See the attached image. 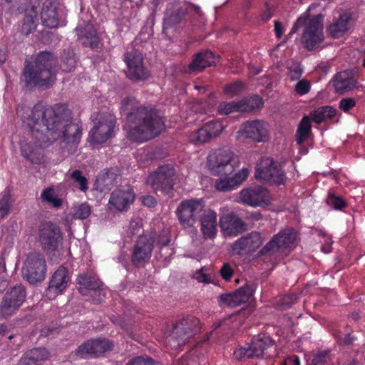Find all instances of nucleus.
Here are the masks:
<instances>
[{
    "label": "nucleus",
    "instance_id": "473e14b6",
    "mask_svg": "<svg viewBox=\"0 0 365 365\" xmlns=\"http://www.w3.org/2000/svg\"><path fill=\"white\" fill-rule=\"evenodd\" d=\"M351 16L348 13L341 14L337 21L329 26V32L335 38L342 36L351 27Z\"/></svg>",
    "mask_w": 365,
    "mask_h": 365
},
{
    "label": "nucleus",
    "instance_id": "bf43d9fd",
    "mask_svg": "<svg viewBox=\"0 0 365 365\" xmlns=\"http://www.w3.org/2000/svg\"><path fill=\"white\" fill-rule=\"evenodd\" d=\"M76 59L73 56H71L63 60V64L61 65L62 69L66 72L71 71L76 66Z\"/></svg>",
    "mask_w": 365,
    "mask_h": 365
},
{
    "label": "nucleus",
    "instance_id": "c9c22d12",
    "mask_svg": "<svg viewBox=\"0 0 365 365\" xmlns=\"http://www.w3.org/2000/svg\"><path fill=\"white\" fill-rule=\"evenodd\" d=\"M68 281L67 269L61 267L53 274L48 288L54 292H61L66 287Z\"/></svg>",
    "mask_w": 365,
    "mask_h": 365
},
{
    "label": "nucleus",
    "instance_id": "a878e982",
    "mask_svg": "<svg viewBox=\"0 0 365 365\" xmlns=\"http://www.w3.org/2000/svg\"><path fill=\"white\" fill-rule=\"evenodd\" d=\"M200 217L201 231L205 238H214L217 233V213L204 210Z\"/></svg>",
    "mask_w": 365,
    "mask_h": 365
},
{
    "label": "nucleus",
    "instance_id": "e433bc0d",
    "mask_svg": "<svg viewBox=\"0 0 365 365\" xmlns=\"http://www.w3.org/2000/svg\"><path fill=\"white\" fill-rule=\"evenodd\" d=\"M336 110L331 106H322L314 110L309 118L317 123H320L327 119L332 118L336 115Z\"/></svg>",
    "mask_w": 365,
    "mask_h": 365
},
{
    "label": "nucleus",
    "instance_id": "864d4df0",
    "mask_svg": "<svg viewBox=\"0 0 365 365\" xmlns=\"http://www.w3.org/2000/svg\"><path fill=\"white\" fill-rule=\"evenodd\" d=\"M127 365H155V364L150 357L138 356L130 361Z\"/></svg>",
    "mask_w": 365,
    "mask_h": 365
},
{
    "label": "nucleus",
    "instance_id": "aec40b11",
    "mask_svg": "<svg viewBox=\"0 0 365 365\" xmlns=\"http://www.w3.org/2000/svg\"><path fill=\"white\" fill-rule=\"evenodd\" d=\"M135 194L130 187L117 189L112 192L108 202L110 209L125 211L133 203Z\"/></svg>",
    "mask_w": 365,
    "mask_h": 365
},
{
    "label": "nucleus",
    "instance_id": "b1692460",
    "mask_svg": "<svg viewBox=\"0 0 365 365\" xmlns=\"http://www.w3.org/2000/svg\"><path fill=\"white\" fill-rule=\"evenodd\" d=\"M78 40L86 46L96 48L99 43V37L93 24L83 22L76 27Z\"/></svg>",
    "mask_w": 365,
    "mask_h": 365
},
{
    "label": "nucleus",
    "instance_id": "603ef678",
    "mask_svg": "<svg viewBox=\"0 0 365 365\" xmlns=\"http://www.w3.org/2000/svg\"><path fill=\"white\" fill-rule=\"evenodd\" d=\"M250 346L247 347H240L235 351L233 355L234 357L239 361L245 358H253L252 356H250Z\"/></svg>",
    "mask_w": 365,
    "mask_h": 365
},
{
    "label": "nucleus",
    "instance_id": "338daca9",
    "mask_svg": "<svg viewBox=\"0 0 365 365\" xmlns=\"http://www.w3.org/2000/svg\"><path fill=\"white\" fill-rule=\"evenodd\" d=\"M284 29L282 25V24L278 21H274V32L276 37L279 38L282 37Z\"/></svg>",
    "mask_w": 365,
    "mask_h": 365
},
{
    "label": "nucleus",
    "instance_id": "f257e3e1",
    "mask_svg": "<svg viewBox=\"0 0 365 365\" xmlns=\"http://www.w3.org/2000/svg\"><path fill=\"white\" fill-rule=\"evenodd\" d=\"M17 114L30 128L26 141L21 143L22 155L33 164L43 159L41 150L60 140L66 146L77 145L81 138L82 128L72 120L71 113L62 104L49 106L38 103L31 109L17 108Z\"/></svg>",
    "mask_w": 365,
    "mask_h": 365
},
{
    "label": "nucleus",
    "instance_id": "13d9d810",
    "mask_svg": "<svg viewBox=\"0 0 365 365\" xmlns=\"http://www.w3.org/2000/svg\"><path fill=\"white\" fill-rule=\"evenodd\" d=\"M356 103L353 98H343L339 102V108L344 112H348L351 108L355 106Z\"/></svg>",
    "mask_w": 365,
    "mask_h": 365
},
{
    "label": "nucleus",
    "instance_id": "72a5a7b5",
    "mask_svg": "<svg viewBox=\"0 0 365 365\" xmlns=\"http://www.w3.org/2000/svg\"><path fill=\"white\" fill-rule=\"evenodd\" d=\"M78 291L83 295H88L92 291L99 289L101 282L95 276L89 274H82L78 277Z\"/></svg>",
    "mask_w": 365,
    "mask_h": 365
},
{
    "label": "nucleus",
    "instance_id": "58836bf2",
    "mask_svg": "<svg viewBox=\"0 0 365 365\" xmlns=\"http://www.w3.org/2000/svg\"><path fill=\"white\" fill-rule=\"evenodd\" d=\"M116 180V175L111 172L100 173L97 177V183L103 190H110L114 185Z\"/></svg>",
    "mask_w": 365,
    "mask_h": 365
},
{
    "label": "nucleus",
    "instance_id": "09e8293b",
    "mask_svg": "<svg viewBox=\"0 0 365 365\" xmlns=\"http://www.w3.org/2000/svg\"><path fill=\"white\" fill-rule=\"evenodd\" d=\"M212 138L217 136L224 129V125L219 121H210L205 125Z\"/></svg>",
    "mask_w": 365,
    "mask_h": 365
},
{
    "label": "nucleus",
    "instance_id": "6e6552de",
    "mask_svg": "<svg viewBox=\"0 0 365 365\" xmlns=\"http://www.w3.org/2000/svg\"><path fill=\"white\" fill-rule=\"evenodd\" d=\"M24 287L16 285L6 292L0 302V319H6L14 315L26 300Z\"/></svg>",
    "mask_w": 365,
    "mask_h": 365
},
{
    "label": "nucleus",
    "instance_id": "c85d7f7f",
    "mask_svg": "<svg viewBox=\"0 0 365 365\" xmlns=\"http://www.w3.org/2000/svg\"><path fill=\"white\" fill-rule=\"evenodd\" d=\"M41 19L43 26L53 29L58 26L59 20L55 4L51 0H46L43 4L41 12Z\"/></svg>",
    "mask_w": 365,
    "mask_h": 365
},
{
    "label": "nucleus",
    "instance_id": "6e6d98bb",
    "mask_svg": "<svg viewBox=\"0 0 365 365\" xmlns=\"http://www.w3.org/2000/svg\"><path fill=\"white\" fill-rule=\"evenodd\" d=\"M310 90V83L307 80L299 81L295 86V91L299 95H304Z\"/></svg>",
    "mask_w": 365,
    "mask_h": 365
},
{
    "label": "nucleus",
    "instance_id": "052dcab7",
    "mask_svg": "<svg viewBox=\"0 0 365 365\" xmlns=\"http://www.w3.org/2000/svg\"><path fill=\"white\" fill-rule=\"evenodd\" d=\"M220 272L222 277L225 280L229 281L233 274V269L230 266V264H225L220 269Z\"/></svg>",
    "mask_w": 365,
    "mask_h": 365
},
{
    "label": "nucleus",
    "instance_id": "20e7f679",
    "mask_svg": "<svg viewBox=\"0 0 365 365\" xmlns=\"http://www.w3.org/2000/svg\"><path fill=\"white\" fill-rule=\"evenodd\" d=\"M93 126L88 135V142L98 145L106 142L114 133L115 118L107 113H94L91 115Z\"/></svg>",
    "mask_w": 365,
    "mask_h": 365
},
{
    "label": "nucleus",
    "instance_id": "0eeeda50",
    "mask_svg": "<svg viewBox=\"0 0 365 365\" xmlns=\"http://www.w3.org/2000/svg\"><path fill=\"white\" fill-rule=\"evenodd\" d=\"M296 238L297 233L292 228L283 230L273 236L259 251V255L272 257L278 252H289L294 247Z\"/></svg>",
    "mask_w": 365,
    "mask_h": 365
},
{
    "label": "nucleus",
    "instance_id": "c756f323",
    "mask_svg": "<svg viewBox=\"0 0 365 365\" xmlns=\"http://www.w3.org/2000/svg\"><path fill=\"white\" fill-rule=\"evenodd\" d=\"M40 6L39 1H35L34 4L26 7L25 9V16L23 19V24L21 31L27 36L34 31L36 29L37 22V9Z\"/></svg>",
    "mask_w": 365,
    "mask_h": 365
},
{
    "label": "nucleus",
    "instance_id": "680f3d73",
    "mask_svg": "<svg viewBox=\"0 0 365 365\" xmlns=\"http://www.w3.org/2000/svg\"><path fill=\"white\" fill-rule=\"evenodd\" d=\"M302 73V70L299 66H294L289 68V76L292 81L299 79Z\"/></svg>",
    "mask_w": 365,
    "mask_h": 365
},
{
    "label": "nucleus",
    "instance_id": "7c9ffc66",
    "mask_svg": "<svg viewBox=\"0 0 365 365\" xmlns=\"http://www.w3.org/2000/svg\"><path fill=\"white\" fill-rule=\"evenodd\" d=\"M186 12L187 9L180 6L179 4L172 9H168L164 19L163 32L167 34L170 29L180 23Z\"/></svg>",
    "mask_w": 365,
    "mask_h": 365
},
{
    "label": "nucleus",
    "instance_id": "2eb2a0df",
    "mask_svg": "<svg viewBox=\"0 0 365 365\" xmlns=\"http://www.w3.org/2000/svg\"><path fill=\"white\" fill-rule=\"evenodd\" d=\"M124 61L127 65L126 75L131 80L139 81L146 80L149 71L143 65L142 53L135 49L128 51L125 54Z\"/></svg>",
    "mask_w": 365,
    "mask_h": 365
},
{
    "label": "nucleus",
    "instance_id": "c03bdc74",
    "mask_svg": "<svg viewBox=\"0 0 365 365\" xmlns=\"http://www.w3.org/2000/svg\"><path fill=\"white\" fill-rule=\"evenodd\" d=\"M91 207L86 202L76 205L73 207V215L75 218L86 219L91 215Z\"/></svg>",
    "mask_w": 365,
    "mask_h": 365
},
{
    "label": "nucleus",
    "instance_id": "ddd939ff",
    "mask_svg": "<svg viewBox=\"0 0 365 365\" xmlns=\"http://www.w3.org/2000/svg\"><path fill=\"white\" fill-rule=\"evenodd\" d=\"M60 229L56 225L46 222L38 227V240L44 251L51 253L58 250L62 243Z\"/></svg>",
    "mask_w": 365,
    "mask_h": 365
},
{
    "label": "nucleus",
    "instance_id": "5fc2aeb1",
    "mask_svg": "<svg viewBox=\"0 0 365 365\" xmlns=\"http://www.w3.org/2000/svg\"><path fill=\"white\" fill-rule=\"evenodd\" d=\"M88 295L92 297L94 303H100L106 297L103 284L101 283V286L99 289H96V290L92 291V292Z\"/></svg>",
    "mask_w": 365,
    "mask_h": 365
},
{
    "label": "nucleus",
    "instance_id": "37998d69",
    "mask_svg": "<svg viewBox=\"0 0 365 365\" xmlns=\"http://www.w3.org/2000/svg\"><path fill=\"white\" fill-rule=\"evenodd\" d=\"M297 300V296L296 294H291L285 295L279 298L275 302V307L281 310H287L292 307Z\"/></svg>",
    "mask_w": 365,
    "mask_h": 365
},
{
    "label": "nucleus",
    "instance_id": "a19ab883",
    "mask_svg": "<svg viewBox=\"0 0 365 365\" xmlns=\"http://www.w3.org/2000/svg\"><path fill=\"white\" fill-rule=\"evenodd\" d=\"M243 238H245L247 242L246 243L247 252L254 251L258 248L262 242L261 235L258 232H252L246 236H243Z\"/></svg>",
    "mask_w": 365,
    "mask_h": 365
},
{
    "label": "nucleus",
    "instance_id": "1a4fd4ad",
    "mask_svg": "<svg viewBox=\"0 0 365 365\" xmlns=\"http://www.w3.org/2000/svg\"><path fill=\"white\" fill-rule=\"evenodd\" d=\"M255 178L274 185L284 184L286 181L279 163L268 157L262 158L257 164Z\"/></svg>",
    "mask_w": 365,
    "mask_h": 365
},
{
    "label": "nucleus",
    "instance_id": "4d7b16f0",
    "mask_svg": "<svg viewBox=\"0 0 365 365\" xmlns=\"http://www.w3.org/2000/svg\"><path fill=\"white\" fill-rule=\"evenodd\" d=\"M205 270V267H202L201 269L197 270L194 273L193 277L195 279H197L199 282L210 283L211 282V276H210L207 274H205L204 272Z\"/></svg>",
    "mask_w": 365,
    "mask_h": 365
},
{
    "label": "nucleus",
    "instance_id": "6ab92c4d",
    "mask_svg": "<svg viewBox=\"0 0 365 365\" xmlns=\"http://www.w3.org/2000/svg\"><path fill=\"white\" fill-rule=\"evenodd\" d=\"M239 133L244 138L251 139L255 142H264L268 139V130L264 123L259 120L245 123Z\"/></svg>",
    "mask_w": 365,
    "mask_h": 365
},
{
    "label": "nucleus",
    "instance_id": "a18cd8bd",
    "mask_svg": "<svg viewBox=\"0 0 365 365\" xmlns=\"http://www.w3.org/2000/svg\"><path fill=\"white\" fill-rule=\"evenodd\" d=\"M245 83L240 81H235L227 85L224 88V92L229 97L232 98L240 94L245 89Z\"/></svg>",
    "mask_w": 365,
    "mask_h": 365
},
{
    "label": "nucleus",
    "instance_id": "f8f14e48",
    "mask_svg": "<svg viewBox=\"0 0 365 365\" xmlns=\"http://www.w3.org/2000/svg\"><path fill=\"white\" fill-rule=\"evenodd\" d=\"M175 180L173 167L165 165L158 167L156 171L151 173L148 178L147 182L155 192L168 193L173 189Z\"/></svg>",
    "mask_w": 365,
    "mask_h": 365
},
{
    "label": "nucleus",
    "instance_id": "39448f33",
    "mask_svg": "<svg viewBox=\"0 0 365 365\" xmlns=\"http://www.w3.org/2000/svg\"><path fill=\"white\" fill-rule=\"evenodd\" d=\"M239 163V158L229 150H218L210 154L207 158L212 174L222 177L232 174Z\"/></svg>",
    "mask_w": 365,
    "mask_h": 365
},
{
    "label": "nucleus",
    "instance_id": "f3484780",
    "mask_svg": "<svg viewBox=\"0 0 365 365\" xmlns=\"http://www.w3.org/2000/svg\"><path fill=\"white\" fill-rule=\"evenodd\" d=\"M155 238L152 235H140L135 242L132 254V262L137 267H142L151 257Z\"/></svg>",
    "mask_w": 365,
    "mask_h": 365
},
{
    "label": "nucleus",
    "instance_id": "2f4dec72",
    "mask_svg": "<svg viewBox=\"0 0 365 365\" xmlns=\"http://www.w3.org/2000/svg\"><path fill=\"white\" fill-rule=\"evenodd\" d=\"M274 342L269 336L264 334L255 336L251 344L249 345L251 350L250 356H252V357L262 356L266 349L274 345Z\"/></svg>",
    "mask_w": 365,
    "mask_h": 365
},
{
    "label": "nucleus",
    "instance_id": "7ed1b4c3",
    "mask_svg": "<svg viewBox=\"0 0 365 365\" xmlns=\"http://www.w3.org/2000/svg\"><path fill=\"white\" fill-rule=\"evenodd\" d=\"M26 62L22 76L27 86L48 88L55 82L56 59L51 52H40L34 61Z\"/></svg>",
    "mask_w": 365,
    "mask_h": 365
},
{
    "label": "nucleus",
    "instance_id": "79ce46f5",
    "mask_svg": "<svg viewBox=\"0 0 365 365\" xmlns=\"http://www.w3.org/2000/svg\"><path fill=\"white\" fill-rule=\"evenodd\" d=\"M11 206L12 200L11 194L9 191L6 190L0 198V217L1 218L8 215Z\"/></svg>",
    "mask_w": 365,
    "mask_h": 365
},
{
    "label": "nucleus",
    "instance_id": "9b49d317",
    "mask_svg": "<svg viewBox=\"0 0 365 365\" xmlns=\"http://www.w3.org/2000/svg\"><path fill=\"white\" fill-rule=\"evenodd\" d=\"M324 40L323 16L308 19L302 35V42L308 51L318 48Z\"/></svg>",
    "mask_w": 365,
    "mask_h": 365
},
{
    "label": "nucleus",
    "instance_id": "9d476101",
    "mask_svg": "<svg viewBox=\"0 0 365 365\" xmlns=\"http://www.w3.org/2000/svg\"><path fill=\"white\" fill-rule=\"evenodd\" d=\"M205 204L202 200L191 199L183 200L178 205L175 213L184 229L193 227L197 216L204 210Z\"/></svg>",
    "mask_w": 365,
    "mask_h": 365
},
{
    "label": "nucleus",
    "instance_id": "f704fd0d",
    "mask_svg": "<svg viewBox=\"0 0 365 365\" xmlns=\"http://www.w3.org/2000/svg\"><path fill=\"white\" fill-rule=\"evenodd\" d=\"M49 353L45 348H35L27 351L20 359V365H35L48 359Z\"/></svg>",
    "mask_w": 365,
    "mask_h": 365
},
{
    "label": "nucleus",
    "instance_id": "ea45409f",
    "mask_svg": "<svg viewBox=\"0 0 365 365\" xmlns=\"http://www.w3.org/2000/svg\"><path fill=\"white\" fill-rule=\"evenodd\" d=\"M43 201L51 205L55 208H58L62 205V200L57 197L55 191L51 187L44 189L41 195Z\"/></svg>",
    "mask_w": 365,
    "mask_h": 365
},
{
    "label": "nucleus",
    "instance_id": "393cba45",
    "mask_svg": "<svg viewBox=\"0 0 365 365\" xmlns=\"http://www.w3.org/2000/svg\"><path fill=\"white\" fill-rule=\"evenodd\" d=\"M217 61V57L210 51H205L195 55L187 67V72L197 73L205 68L213 66Z\"/></svg>",
    "mask_w": 365,
    "mask_h": 365
},
{
    "label": "nucleus",
    "instance_id": "774afa93",
    "mask_svg": "<svg viewBox=\"0 0 365 365\" xmlns=\"http://www.w3.org/2000/svg\"><path fill=\"white\" fill-rule=\"evenodd\" d=\"M158 242L160 245L165 247L169 244L170 239L166 235L163 234L159 236Z\"/></svg>",
    "mask_w": 365,
    "mask_h": 365
},
{
    "label": "nucleus",
    "instance_id": "5701e85b",
    "mask_svg": "<svg viewBox=\"0 0 365 365\" xmlns=\"http://www.w3.org/2000/svg\"><path fill=\"white\" fill-rule=\"evenodd\" d=\"M113 344L106 339H93L80 346L77 349V354L81 357H86L88 355L98 356L110 350Z\"/></svg>",
    "mask_w": 365,
    "mask_h": 365
},
{
    "label": "nucleus",
    "instance_id": "69168bd1",
    "mask_svg": "<svg viewBox=\"0 0 365 365\" xmlns=\"http://www.w3.org/2000/svg\"><path fill=\"white\" fill-rule=\"evenodd\" d=\"M273 16V12L272 9L267 5H265V9L262 14V20L264 21H267L271 19Z\"/></svg>",
    "mask_w": 365,
    "mask_h": 365
},
{
    "label": "nucleus",
    "instance_id": "423d86ee",
    "mask_svg": "<svg viewBox=\"0 0 365 365\" xmlns=\"http://www.w3.org/2000/svg\"><path fill=\"white\" fill-rule=\"evenodd\" d=\"M47 272L46 262L38 252L29 253L23 264L22 276L30 284H36L43 281Z\"/></svg>",
    "mask_w": 365,
    "mask_h": 365
},
{
    "label": "nucleus",
    "instance_id": "e2e57ef3",
    "mask_svg": "<svg viewBox=\"0 0 365 365\" xmlns=\"http://www.w3.org/2000/svg\"><path fill=\"white\" fill-rule=\"evenodd\" d=\"M307 19H308L302 17V16H300L299 18H298L297 21L295 22V24L292 26V29H291V31L289 32V35H292L294 33H296L297 29H298V28H299L300 26H305L306 23L307 21Z\"/></svg>",
    "mask_w": 365,
    "mask_h": 365
},
{
    "label": "nucleus",
    "instance_id": "4c0bfd02",
    "mask_svg": "<svg viewBox=\"0 0 365 365\" xmlns=\"http://www.w3.org/2000/svg\"><path fill=\"white\" fill-rule=\"evenodd\" d=\"M311 133V125L309 116H304L298 125L297 130L296 141L302 144L309 136Z\"/></svg>",
    "mask_w": 365,
    "mask_h": 365
},
{
    "label": "nucleus",
    "instance_id": "de8ad7c7",
    "mask_svg": "<svg viewBox=\"0 0 365 365\" xmlns=\"http://www.w3.org/2000/svg\"><path fill=\"white\" fill-rule=\"evenodd\" d=\"M70 177L74 182L78 184L81 190L86 191L88 189L87 179L82 175V172L81 170H76L73 171L71 173Z\"/></svg>",
    "mask_w": 365,
    "mask_h": 365
},
{
    "label": "nucleus",
    "instance_id": "dca6fc26",
    "mask_svg": "<svg viewBox=\"0 0 365 365\" xmlns=\"http://www.w3.org/2000/svg\"><path fill=\"white\" fill-rule=\"evenodd\" d=\"M196 324L191 319H183L177 323L170 336L167 338V344L173 349L184 345L190 336L196 331Z\"/></svg>",
    "mask_w": 365,
    "mask_h": 365
},
{
    "label": "nucleus",
    "instance_id": "412c9836",
    "mask_svg": "<svg viewBox=\"0 0 365 365\" xmlns=\"http://www.w3.org/2000/svg\"><path fill=\"white\" fill-rule=\"evenodd\" d=\"M252 292V288L246 284L232 293L221 294L219 297V304L220 307H237L247 302Z\"/></svg>",
    "mask_w": 365,
    "mask_h": 365
},
{
    "label": "nucleus",
    "instance_id": "0e129e2a",
    "mask_svg": "<svg viewBox=\"0 0 365 365\" xmlns=\"http://www.w3.org/2000/svg\"><path fill=\"white\" fill-rule=\"evenodd\" d=\"M142 202L145 206L148 207H154L157 204L155 199L150 195L142 197Z\"/></svg>",
    "mask_w": 365,
    "mask_h": 365
},
{
    "label": "nucleus",
    "instance_id": "3c124183",
    "mask_svg": "<svg viewBox=\"0 0 365 365\" xmlns=\"http://www.w3.org/2000/svg\"><path fill=\"white\" fill-rule=\"evenodd\" d=\"M247 243L243 237L238 239L232 245V250L233 254L240 255L243 251H247Z\"/></svg>",
    "mask_w": 365,
    "mask_h": 365
},
{
    "label": "nucleus",
    "instance_id": "f03ea898",
    "mask_svg": "<svg viewBox=\"0 0 365 365\" xmlns=\"http://www.w3.org/2000/svg\"><path fill=\"white\" fill-rule=\"evenodd\" d=\"M136 101L126 98L122 109L128 111L125 130L128 137L135 141H147L158 135L164 128V122L156 110L150 107L136 106Z\"/></svg>",
    "mask_w": 365,
    "mask_h": 365
},
{
    "label": "nucleus",
    "instance_id": "a211bd4d",
    "mask_svg": "<svg viewBox=\"0 0 365 365\" xmlns=\"http://www.w3.org/2000/svg\"><path fill=\"white\" fill-rule=\"evenodd\" d=\"M240 202L251 207H262L270 203L269 191L261 185L242 189L239 193Z\"/></svg>",
    "mask_w": 365,
    "mask_h": 365
},
{
    "label": "nucleus",
    "instance_id": "8fccbe9b",
    "mask_svg": "<svg viewBox=\"0 0 365 365\" xmlns=\"http://www.w3.org/2000/svg\"><path fill=\"white\" fill-rule=\"evenodd\" d=\"M327 204L334 210H341L346 206L345 201L334 195H329L327 200Z\"/></svg>",
    "mask_w": 365,
    "mask_h": 365
},
{
    "label": "nucleus",
    "instance_id": "cd10ccee",
    "mask_svg": "<svg viewBox=\"0 0 365 365\" xmlns=\"http://www.w3.org/2000/svg\"><path fill=\"white\" fill-rule=\"evenodd\" d=\"M356 78L351 71H344L338 73L334 79V86L339 93H343L356 86Z\"/></svg>",
    "mask_w": 365,
    "mask_h": 365
},
{
    "label": "nucleus",
    "instance_id": "4be33fe9",
    "mask_svg": "<svg viewBox=\"0 0 365 365\" xmlns=\"http://www.w3.org/2000/svg\"><path fill=\"white\" fill-rule=\"evenodd\" d=\"M220 227L225 235L236 236L247 229L246 224L235 213H228L220 218Z\"/></svg>",
    "mask_w": 365,
    "mask_h": 365
},
{
    "label": "nucleus",
    "instance_id": "49530a36",
    "mask_svg": "<svg viewBox=\"0 0 365 365\" xmlns=\"http://www.w3.org/2000/svg\"><path fill=\"white\" fill-rule=\"evenodd\" d=\"M212 138L205 125L198 129L192 135V141L196 144H201Z\"/></svg>",
    "mask_w": 365,
    "mask_h": 365
},
{
    "label": "nucleus",
    "instance_id": "bb28decb",
    "mask_svg": "<svg viewBox=\"0 0 365 365\" xmlns=\"http://www.w3.org/2000/svg\"><path fill=\"white\" fill-rule=\"evenodd\" d=\"M248 174V170L242 168L234 177L227 178V175H224V178L217 180L215 187L219 191L232 190L241 184L247 178Z\"/></svg>",
    "mask_w": 365,
    "mask_h": 365
},
{
    "label": "nucleus",
    "instance_id": "4468645a",
    "mask_svg": "<svg viewBox=\"0 0 365 365\" xmlns=\"http://www.w3.org/2000/svg\"><path fill=\"white\" fill-rule=\"evenodd\" d=\"M262 106V99L259 96H253L237 101L221 102L218 104L217 110L220 115H229L233 112H251Z\"/></svg>",
    "mask_w": 365,
    "mask_h": 365
}]
</instances>
